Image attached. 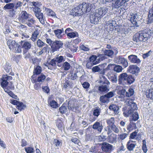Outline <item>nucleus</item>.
Wrapping results in <instances>:
<instances>
[{
  "label": "nucleus",
  "mask_w": 153,
  "mask_h": 153,
  "mask_svg": "<svg viewBox=\"0 0 153 153\" xmlns=\"http://www.w3.org/2000/svg\"><path fill=\"white\" fill-rule=\"evenodd\" d=\"M48 44L51 46V51L54 52L61 48L63 43L59 41H52L48 39Z\"/></svg>",
  "instance_id": "obj_7"
},
{
  "label": "nucleus",
  "mask_w": 153,
  "mask_h": 153,
  "mask_svg": "<svg viewBox=\"0 0 153 153\" xmlns=\"http://www.w3.org/2000/svg\"><path fill=\"white\" fill-rule=\"evenodd\" d=\"M59 110L61 113L65 114L67 111V108L65 106L62 105L59 108Z\"/></svg>",
  "instance_id": "obj_54"
},
{
  "label": "nucleus",
  "mask_w": 153,
  "mask_h": 153,
  "mask_svg": "<svg viewBox=\"0 0 153 153\" xmlns=\"http://www.w3.org/2000/svg\"><path fill=\"white\" fill-rule=\"evenodd\" d=\"M100 70L99 72V73L101 75H104L105 74V71H107L106 68H105V66L104 64L100 65Z\"/></svg>",
  "instance_id": "obj_45"
},
{
  "label": "nucleus",
  "mask_w": 153,
  "mask_h": 153,
  "mask_svg": "<svg viewBox=\"0 0 153 153\" xmlns=\"http://www.w3.org/2000/svg\"><path fill=\"white\" fill-rule=\"evenodd\" d=\"M42 71L41 67L39 65L34 67L33 72V75L31 76V79L36 78V76L41 74Z\"/></svg>",
  "instance_id": "obj_17"
},
{
  "label": "nucleus",
  "mask_w": 153,
  "mask_h": 153,
  "mask_svg": "<svg viewBox=\"0 0 153 153\" xmlns=\"http://www.w3.org/2000/svg\"><path fill=\"white\" fill-rule=\"evenodd\" d=\"M41 11L40 8L37 6L34 7L33 8V11L34 12L35 15L36 14H38L39 13H41Z\"/></svg>",
  "instance_id": "obj_64"
},
{
  "label": "nucleus",
  "mask_w": 153,
  "mask_h": 153,
  "mask_svg": "<svg viewBox=\"0 0 153 153\" xmlns=\"http://www.w3.org/2000/svg\"><path fill=\"white\" fill-rule=\"evenodd\" d=\"M15 4L13 3H9L6 4L4 7V10L13 9L14 7Z\"/></svg>",
  "instance_id": "obj_41"
},
{
  "label": "nucleus",
  "mask_w": 153,
  "mask_h": 153,
  "mask_svg": "<svg viewBox=\"0 0 153 153\" xmlns=\"http://www.w3.org/2000/svg\"><path fill=\"white\" fill-rule=\"evenodd\" d=\"M138 130H135L131 133L129 136V139L130 140L135 139L137 140H140L141 138V135L138 134H137Z\"/></svg>",
  "instance_id": "obj_20"
},
{
  "label": "nucleus",
  "mask_w": 153,
  "mask_h": 153,
  "mask_svg": "<svg viewBox=\"0 0 153 153\" xmlns=\"http://www.w3.org/2000/svg\"><path fill=\"white\" fill-rule=\"evenodd\" d=\"M118 63L121 64L123 67L126 68L128 66V63L127 59L124 57H119L118 58Z\"/></svg>",
  "instance_id": "obj_26"
},
{
  "label": "nucleus",
  "mask_w": 153,
  "mask_h": 153,
  "mask_svg": "<svg viewBox=\"0 0 153 153\" xmlns=\"http://www.w3.org/2000/svg\"><path fill=\"white\" fill-rule=\"evenodd\" d=\"M70 15L73 16H80L82 15V11L80 10L79 5L70 11Z\"/></svg>",
  "instance_id": "obj_10"
},
{
  "label": "nucleus",
  "mask_w": 153,
  "mask_h": 153,
  "mask_svg": "<svg viewBox=\"0 0 153 153\" xmlns=\"http://www.w3.org/2000/svg\"><path fill=\"white\" fill-rule=\"evenodd\" d=\"M53 143L56 146L58 147L61 145L62 142L61 141L56 139L54 140Z\"/></svg>",
  "instance_id": "obj_56"
},
{
  "label": "nucleus",
  "mask_w": 153,
  "mask_h": 153,
  "mask_svg": "<svg viewBox=\"0 0 153 153\" xmlns=\"http://www.w3.org/2000/svg\"><path fill=\"white\" fill-rule=\"evenodd\" d=\"M128 71L130 73L137 76L140 72V68L136 65H131L128 67Z\"/></svg>",
  "instance_id": "obj_11"
},
{
  "label": "nucleus",
  "mask_w": 153,
  "mask_h": 153,
  "mask_svg": "<svg viewBox=\"0 0 153 153\" xmlns=\"http://www.w3.org/2000/svg\"><path fill=\"white\" fill-rule=\"evenodd\" d=\"M146 97L150 99H153V88L145 90L144 91Z\"/></svg>",
  "instance_id": "obj_22"
},
{
  "label": "nucleus",
  "mask_w": 153,
  "mask_h": 153,
  "mask_svg": "<svg viewBox=\"0 0 153 153\" xmlns=\"http://www.w3.org/2000/svg\"><path fill=\"white\" fill-rule=\"evenodd\" d=\"M55 58L52 59L50 62L48 63V69L52 70L55 69L56 67V61Z\"/></svg>",
  "instance_id": "obj_33"
},
{
  "label": "nucleus",
  "mask_w": 153,
  "mask_h": 153,
  "mask_svg": "<svg viewBox=\"0 0 153 153\" xmlns=\"http://www.w3.org/2000/svg\"><path fill=\"white\" fill-rule=\"evenodd\" d=\"M127 104L129 106L128 110H125L123 112V114L125 117H127L131 114L132 113L133 111L137 110V105L133 100L131 99H128L127 100Z\"/></svg>",
  "instance_id": "obj_4"
},
{
  "label": "nucleus",
  "mask_w": 153,
  "mask_h": 153,
  "mask_svg": "<svg viewBox=\"0 0 153 153\" xmlns=\"http://www.w3.org/2000/svg\"><path fill=\"white\" fill-rule=\"evenodd\" d=\"M114 71L117 73L121 72L123 68L121 66L114 64Z\"/></svg>",
  "instance_id": "obj_49"
},
{
  "label": "nucleus",
  "mask_w": 153,
  "mask_h": 153,
  "mask_svg": "<svg viewBox=\"0 0 153 153\" xmlns=\"http://www.w3.org/2000/svg\"><path fill=\"white\" fill-rule=\"evenodd\" d=\"M63 87L65 88H72V84L68 80H65V82L63 84Z\"/></svg>",
  "instance_id": "obj_47"
},
{
  "label": "nucleus",
  "mask_w": 153,
  "mask_h": 153,
  "mask_svg": "<svg viewBox=\"0 0 153 153\" xmlns=\"http://www.w3.org/2000/svg\"><path fill=\"white\" fill-rule=\"evenodd\" d=\"M19 43L20 44L21 48H23L26 51H28L31 47V43L25 40L21 41Z\"/></svg>",
  "instance_id": "obj_18"
},
{
  "label": "nucleus",
  "mask_w": 153,
  "mask_h": 153,
  "mask_svg": "<svg viewBox=\"0 0 153 153\" xmlns=\"http://www.w3.org/2000/svg\"><path fill=\"white\" fill-rule=\"evenodd\" d=\"M128 134L126 133H123L118 135V139L121 140L125 139L128 136Z\"/></svg>",
  "instance_id": "obj_55"
},
{
  "label": "nucleus",
  "mask_w": 153,
  "mask_h": 153,
  "mask_svg": "<svg viewBox=\"0 0 153 153\" xmlns=\"http://www.w3.org/2000/svg\"><path fill=\"white\" fill-rule=\"evenodd\" d=\"M138 17V15L137 13H132L130 15V20L134 26L137 27L138 26L137 25Z\"/></svg>",
  "instance_id": "obj_14"
},
{
  "label": "nucleus",
  "mask_w": 153,
  "mask_h": 153,
  "mask_svg": "<svg viewBox=\"0 0 153 153\" xmlns=\"http://www.w3.org/2000/svg\"><path fill=\"white\" fill-rule=\"evenodd\" d=\"M148 22L151 23L153 22V7L149 11L148 16Z\"/></svg>",
  "instance_id": "obj_35"
},
{
  "label": "nucleus",
  "mask_w": 153,
  "mask_h": 153,
  "mask_svg": "<svg viewBox=\"0 0 153 153\" xmlns=\"http://www.w3.org/2000/svg\"><path fill=\"white\" fill-rule=\"evenodd\" d=\"M17 12L16 9H13L9 11V16L12 18H14L17 14Z\"/></svg>",
  "instance_id": "obj_50"
},
{
  "label": "nucleus",
  "mask_w": 153,
  "mask_h": 153,
  "mask_svg": "<svg viewBox=\"0 0 153 153\" xmlns=\"http://www.w3.org/2000/svg\"><path fill=\"white\" fill-rule=\"evenodd\" d=\"M112 148V146L107 143L103 142L102 144V151L106 153H110Z\"/></svg>",
  "instance_id": "obj_12"
},
{
  "label": "nucleus",
  "mask_w": 153,
  "mask_h": 153,
  "mask_svg": "<svg viewBox=\"0 0 153 153\" xmlns=\"http://www.w3.org/2000/svg\"><path fill=\"white\" fill-rule=\"evenodd\" d=\"M129 0H115L112 3V7L114 8H118Z\"/></svg>",
  "instance_id": "obj_13"
},
{
  "label": "nucleus",
  "mask_w": 153,
  "mask_h": 153,
  "mask_svg": "<svg viewBox=\"0 0 153 153\" xmlns=\"http://www.w3.org/2000/svg\"><path fill=\"white\" fill-rule=\"evenodd\" d=\"M82 15L84 13L90 12L92 8V5L90 3L83 2L79 5Z\"/></svg>",
  "instance_id": "obj_9"
},
{
  "label": "nucleus",
  "mask_w": 153,
  "mask_h": 153,
  "mask_svg": "<svg viewBox=\"0 0 153 153\" xmlns=\"http://www.w3.org/2000/svg\"><path fill=\"white\" fill-rule=\"evenodd\" d=\"M116 89L117 90V93L120 95L125 97L126 93V89L123 88V87L120 85H119L117 87Z\"/></svg>",
  "instance_id": "obj_25"
},
{
  "label": "nucleus",
  "mask_w": 153,
  "mask_h": 153,
  "mask_svg": "<svg viewBox=\"0 0 153 153\" xmlns=\"http://www.w3.org/2000/svg\"><path fill=\"white\" fill-rule=\"evenodd\" d=\"M8 81V85L7 87L9 89L13 90L15 89V88L13 85V83L11 82Z\"/></svg>",
  "instance_id": "obj_62"
},
{
  "label": "nucleus",
  "mask_w": 153,
  "mask_h": 153,
  "mask_svg": "<svg viewBox=\"0 0 153 153\" xmlns=\"http://www.w3.org/2000/svg\"><path fill=\"white\" fill-rule=\"evenodd\" d=\"M133 141L130 140L127 143L126 147L127 149L130 151H132L134 148L135 146V144L133 143Z\"/></svg>",
  "instance_id": "obj_30"
},
{
  "label": "nucleus",
  "mask_w": 153,
  "mask_h": 153,
  "mask_svg": "<svg viewBox=\"0 0 153 153\" xmlns=\"http://www.w3.org/2000/svg\"><path fill=\"white\" fill-rule=\"evenodd\" d=\"M113 21L110 20L106 22L105 26L107 30L111 31L114 30V26L113 23Z\"/></svg>",
  "instance_id": "obj_28"
},
{
  "label": "nucleus",
  "mask_w": 153,
  "mask_h": 153,
  "mask_svg": "<svg viewBox=\"0 0 153 153\" xmlns=\"http://www.w3.org/2000/svg\"><path fill=\"white\" fill-rule=\"evenodd\" d=\"M108 9L100 8L95 10V12L90 16L91 22L94 24H98L99 20L108 12Z\"/></svg>",
  "instance_id": "obj_2"
},
{
  "label": "nucleus",
  "mask_w": 153,
  "mask_h": 153,
  "mask_svg": "<svg viewBox=\"0 0 153 153\" xmlns=\"http://www.w3.org/2000/svg\"><path fill=\"white\" fill-rule=\"evenodd\" d=\"M97 56L96 55H92L89 58V61L93 65H96L100 63V60H98Z\"/></svg>",
  "instance_id": "obj_29"
},
{
  "label": "nucleus",
  "mask_w": 153,
  "mask_h": 153,
  "mask_svg": "<svg viewBox=\"0 0 153 153\" xmlns=\"http://www.w3.org/2000/svg\"><path fill=\"white\" fill-rule=\"evenodd\" d=\"M36 17L39 19V21L42 23H44V21L43 19V15L42 13H39L38 14H36L35 15Z\"/></svg>",
  "instance_id": "obj_44"
},
{
  "label": "nucleus",
  "mask_w": 153,
  "mask_h": 153,
  "mask_svg": "<svg viewBox=\"0 0 153 153\" xmlns=\"http://www.w3.org/2000/svg\"><path fill=\"white\" fill-rule=\"evenodd\" d=\"M135 81L134 77L131 75L123 73L118 76V83L122 85H130Z\"/></svg>",
  "instance_id": "obj_3"
},
{
  "label": "nucleus",
  "mask_w": 153,
  "mask_h": 153,
  "mask_svg": "<svg viewBox=\"0 0 153 153\" xmlns=\"http://www.w3.org/2000/svg\"><path fill=\"white\" fill-rule=\"evenodd\" d=\"M71 67L70 64L67 62H64L62 65V67L65 71L68 70L70 69Z\"/></svg>",
  "instance_id": "obj_43"
},
{
  "label": "nucleus",
  "mask_w": 153,
  "mask_h": 153,
  "mask_svg": "<svg viewBox=\"0 0 153 153\" xmlns=\"http://www.w3.org/2000/svg\"><path fill=\"white\" fill-rule=\"evenodd\" d=\"M128 59L129 61L133 63L139 64L141 61L137 56L133 54L131 55L128 56Z\"/></svg>",
  "instance_id": "obj_16"
},
{
  "label": "nucleus",
  "mask_w": 153,
  "mask_h": 153,
  "mask_svg": "<svg viewBox=\"0 0 153 153\" xmlns=\"http://www.w3.org/2000/svg\"><path fill=\"white\" fill-rule=\"evenodd\" d=\"M97 57L98 58V60H100V62L101 61H102L105 59V55L102 54H98L97 56Z\"/></svg>",
  "instance_id": "obj_63"
},
{
  "label": "nucleus",
  "mask_w": 153,
  "mask_h": 153,
  "mask_svg": "<svg viewBox=\"0 0 153 153\" xmlns=\"http://www.w3.org/2000/svg\"><path fill=\"white\" fill-rule=\"evenodd\" d=\"M151 37V32L146 30L139 31L135 34L133 37V40L136 42H145Z\"/></svg>",
  "instance_id": "obj_1"
},
{
  "label": "nucleus",
  "mask_w": 153,
  "mask_h": 153,
  "mask_svg": "<svg viewBox=\"0 0 153 153\" xmlns=\"http://www.w3.org/2000/svg\"><path fill=\"white\" fill-rule=\"evenodd\" d=\"M51 107L53 108H56L58 107V104L57 102L54 100L51 101L49 103Z\"/></svg>",
  "instance_id": "obj_48"
},
{
  "label": "nucleus",
  "mask_w": 153,
  "mask_h": 153,
  "mask_svg": "<svg viewBox=\"0 0 153 153\" xmlns=\"http://www.w3.org/2000/svg\"><path fill=\"white\" fill-rule=\"evenodd\" d=\"M12 79V77L11 76H8L7 74L3 75L1 78L2 81L1 82V87L4 89V91L8 95L10 92L9 88L7 86L8 85V81Z\"/></svg>",
  "instance_id": "obj_6"
},
{
  "label": "nucleus",
  "mask_w": 153,
  "mask_h": 153,
  "mask_svg": "<svg viewBox=\"0 0 153 153\" xmlns=\"http://www.w3.org/2000/svg\"><path fill=\"white\" fill-rule=\"evenodd\" d=\"M78 36V33L76 32H70L67 34V36L68 39L74 38Z\"/></svg>",
  "instance_id": "obj_42"
},
{
  "label": "nucleus",
  "mask_w": 153,
  "mask_h": 153,
  "mask_svg": "<svg viewBox=\"0 0 153 153\" xmlns=\"http://www.w3.org/2000/svg\"><path fill=\"white\" fill-rule=\"evenodd\" d=\"M114 53V51L111 50H105L104 51V55L109 57H111Z\"/></svg>",
  "instance_id": "obj_46"
},
{
  "label": "nucleus",
  "mask_w": 153,
  "mask_h": 153,
  "mask_svg": "<svg viewBox=\"0 0 153 153\" xmlns=\"http://www.w3.org/2000/svg\"><path fill=\"white\" fill-rule=\"evenodd\" d=\"M100 101L102 103L107 102L109 101L108 98L106 97L105 95L104 96H101L100 97Z\"/></svg>",
  "instance_id": "obj_51"
},
{
  "label": "nucleus",
  "mask_w": 153,
  "mask_h": 153,
  "mask_svg": "<svg viewBox=\"0 0 153 153\" xmlns=\"http://www.w3.org/2000/svg\"><path fill=\"white\" fill-rule=\"evenodd\" d=\"M26 105L21 102L19 101L16 105V108L19 110L22 111L26 108Z\"/></svg>",
  "instance_id": "obj_38"
},
{
  "label": "nucleus",
  "mask_w": 153,
  "mask_h": 153,
  "mask_svg": "<svg viewBox=\"0 0 153 153\" xmlns=\"http://www.w3.org/2000/svg\"><path fill=\"white\" fill-rule=\"evenodd\" d=\"M29 16H30V14H28L26 11H22L19 17V19L22 22H25L27 21Z\"/></svg>",
  "instance_id": "obj_19"
},
{
  "label": "nucleus",
  "mask_w": 153,
  "mask_h": 153,
  "mask_svg": "<svg viewBox=\"0 0 153 153\" xmlns=\"http://www.w3.org/2000/svg\"><path fill=\"white\" fill-rule=\"evenodd\" d=\"M10 46L12 47V49H15L16 53H20L22 51L21 45L16 43L15 41L12 40Z\"/></svg>",
  "instance_id": "obj_15"
},
{
  "label": "nucleus",
  "mask_w": 153,
  "mask_h": 153,
  "mask_svg": "<svg viewBox=\"0 0 153 153\" xmlns=\"http://www.w3.org/2000/svg\"><path fill=\"white\" fill-rule=\"evenodd\" d=\"M117 135L114 133H111L108 137V141L111 143H113L117 141Z\"/></svg>",
  "instance_id": "obj_27"
},
{
  "label": "nucleus",
  "mask_w": 153,
  "mask_h": 153,
  "mask_svg": "<svg viewBox=\"0 0 153 153\" xmlns=\"http://www.w3.org/2000/svg\"><path fill=\"white\" fill-rule=\"evenodd\" d=\"M25 149L27 153H33L35 151L34 148L31 147H25Z\"/></svg>",
  "instance_id": "obj_53"
},
{
  "label": "nucleus",
  "mask_w": 153,
  "mask_h": 153,
  "mask_svg": "<svg viewBox=\"0 0 153 153\" xmlns=\"http://www.w3.org/2000/svg\"><path fill=\"white\" fill-rule=\"evenodd\" d=\"M142 149L144 152L146 153L147 151V149L146 145V142L145 140H143V145L142 146Z\"/></svg>",
  "instance_id": "obj_58"
},
{
  "label": "nucleus",
  "mask_w": 153,
  "mask_h": 153,
  "mask_svg": "<svg viewBox=\"0 0 153 153\" xmlns=\"http://www.w3.org/2000/svg\"><path fill=\"white\" fill-rule=\"evenodd\" d=\"M77 48L78 47L75 45H71L69 46L70 49L71 51L74 53L76 52L77 50Z\"/></svg>",
  "instance_id": "obj_57"
},
{
  "label": "nucleus",
  "mask_w": 153,
  "mask_h": 153,
  "mask_svg": "<svg viewBox=\"0 0 153 153\" xmlns=\"http://www.w3.org/2000/svg\"><path fill=\"white\" fill-rule=\"evenodd\" d=\"M55 59L56 60V62L58 63H60L62 62L65 61V60L63 58V56H60L56 57Z\"/></svg>",
  "instance_id": "obj_60"
},
{
  "label": "nucleus",
  "mask_w": 153,
  "mask_h": 153,
  "mask_svg": "<svg viewBox=\"0 0 153 153\" xmlns=\"http://www.w3.org/2000/svg\"><path fill=\"white\" fill-rule=\"evenodd\" d=\"M63 31V29H57L56 30H54V33L58 38L60 39L62 38V36L61 35Z\"/></svg>",
  "instance_id": "obj_37"
},
{
  "label": "nucleus",
  "mask_w": 153,
  "mask_h": 153,
  "mask_svg": "<svg viewBox=\"0 0 153 153\" xmlns=\"http://www.w3.org/2000/svg\"><path fill=\"white\" fill-rule=\"evenodd\" d=\"M134 93V91L133 89L129 88L127 92L126 91L125 96L128 97H129L133 96Z\"/></svg>",
  "instance_id": "obj_40"
},
{
  "label": "nucleus",
  "mask_w": 153,
  "mask_h": 153,
  "mask_svg": "<svg viewBox=\"0 0 153 153\" xmlns=\"http://www.w3.org/2000/svg\"><path fill=\"white\" fill-rule=\"evenodd\" d=\"M4 68L6 71L7 73L11 71V66L10 65L9 63L8 62H6L5 65H4Z\"/></svg>",
  "instance_id": "obj_52"
},
{
  "label": "nucleus",
  "mask_w": 153,
  "mask_h": 153,
  "mask_svg": "<svg viewBox=\"0 0 153 153\" xmlns=\"http://www.w3.org/2000/svg\"><path fill=\"white\" fill-rule=\"evenodd\" d=\"M101 113V109L99 107H96L94 109L93 111V114L94 116L92 120V121H94L98 116L100 115Z\"/></svg>",
  "instance_id": "obj_24"
},
{
  "label": "nucleus",
  "mask_w": 153,
  "mask_h": 153,
  "mask_svg": "<svg viewBox=\"0 0 153 153\" xmlns=\"http://www.w3.org/2000/svg\"><path fill=\"white\" fill-rule=\"evenodd\" d=\"M109 109L112 111H113L115 114H117L118 113V110L119 108L118 106L116 105L112 104L109 106Z\"/></svg>",
  "instance_id": "obj_36"
},
{
  "label": "nucleus",
  "mask_w": 153,
  "mask_h": 153,
  "mask_svg": "<svg viewBox=\"0 0 153 153\" xmlns=\"http://www.w3.org/2000/svg\"><path fill=\"white\" fill-rule=\"evenodd\" d=\"M139 118V115L137 112H135L131 116V118H130V121H135L137 120Z\"/></svg>",
  "instance_id": "obj_39"
},
{
  "label": "nucleus",
  "mask_w": 153,
  "mask_h": 153,
  "mask_svg": "<svg viewBox=\"0 0 153 153\" xmlns=\"http://www.w3.org/2000/svg\"><path fill=\"white\" fill-rule=\"evenodd\" d=\"M56 127L59 130L62 131L63 128L64 127L63 122L60 119L57 120L56 122Z\"/></svg>",
  "instance_id": "obj_31"
},
{
  "label": "nucleus",
  "mask_w": 153,
  "mask_h": 153,
  "mask_svg": "<svg viewBox=\"0 0 153 153\" xmlns=\"http://www.w3.org/2000/svg\"><path fill=\"white\" fill-rule=\"evenodd\" d=\"M46 76L42 74H41L38 76L37 78L31 79V80L33 83H36L37 82H43L45 79Z\"/></svg>",
  "instance_id": "obj_23"
},
{
  "label": "nucleus",
  "mask_w": 153,
  "mask_h": 153,
  "mask_svg": "<svg viewBox=\"0 0 153 153\" xmlns=\"http://www.w3.org/2000/svg\"><path fill=\"white\" fill-rule=\"evenodd\" d=\"M101 79V82L103 84H105L106 85L100 86L98 88L99 90L102 92L108 91V90L107 85L110 84L109 82L104 76H102Z\"/></svg>",
  "instance_id": "obj_8"
},
{
  "label": "nucleus",
  "mask_w": 153,
  "mask_h": 153,
  "mask_svg": "<svg viewBox=\"0 0 153 153\" xmlns=\"http://www.w3.org/2000/svg\"><path fill=\"white\" fill-rule=\"evenodd\" d=\"M79 48L81 50H82L85 51H88L90 49L89 48L85 46L83 44H80L79 46Z\"/></svg>",
  "instance_id": "obj_59"
},
{
  "label": "nucleus",
  "mask_w": 153,
  "mask_h": 153,
  "mask_svg": "<svg viewBox=\"0 0 153 153\" xmlns=\"http://www.w3.org/2000/svg\"><path fill=\"white\" fill-rule=\"evenodd\" d=\"M136 124L135 123L130 121V123L126 127V128L128 132H130L137 128Z\"/></svg>",
  "instance_id": "obj_21"
},
{
  "label": "nucleus",
  "mask_w": 153,
  "mask_h": 153,
  "mask_svg": "<svg viewBox=\"0 0 153 153\" xmlns=\"http://www.w3.org/2000/svg\"><path fill=\"white\" fill-rule=\"evenodd\" d=\"M93 128L97 129L98 131L101 132L103 128V126L99 122H96L93 126Z\"/></svg>",
  "instance_id": "obj_32"
},
{
  "label": "nucleus",
  "mask_w": 153,
  "mask_h": 153,
  "mask_svg": "<svg viewBox=\"0 0 153 153\" xmlns=\"http://www.w3.org/2000/svg\"><path fill=\"white\" fill-rule=\"evenodd\" d=\"M39 33V30H38V28H36L35 31L32 34V36L30 38V39L33 42L35 41L36 39H37V36Z\"/></svg>",
  "instance_id": "obj_34"
},
{
  "label": "nucleus",
  "mask_w": 153,
  "mask_h": 153,
  "mask_svg": "<svg viewBox=\"0 0 153 153\" xmlns=\"http://www.w3.org/2000/svg\"><path fill=\"white\" fill-rule=\"evenodd\" d=\"M100 65L97 66H96L94 67L92 69V71L94 73L99 72L100 70Z\"/></svg>",
  "instance_id": "obj_61"
},
{
  "label": "nucleus",
  "mask_w": 153,
  "mask_h": 153,
  "mask_svg": "<svg viewBox=\"0 0 153 153\" xmlns=\"http://www.w3.org/2000/svg\"><path fill=\"white\" fill-rule=\"evenodd\" d=\"M115 122L114 119V117H111L106 120V123L108 125L107 126V134H108L111 133V130L116 133H119V129L114 124Z\"/></svg>",
  "instance_id": "obj_5"
}]
</instances>
